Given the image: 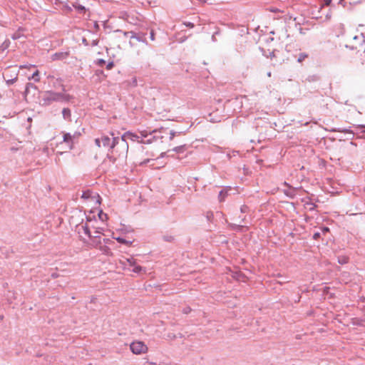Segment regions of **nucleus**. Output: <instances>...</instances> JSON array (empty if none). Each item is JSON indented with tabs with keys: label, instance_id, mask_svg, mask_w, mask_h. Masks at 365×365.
<instances>
[{
	"label": "nucleus",
	"instance_id": "obj_39",
	"mask_svg": "<svg viewBox=\"0 0 365 365\" xmlns=\"http://www.w3.org/2000/svg\"><path fill=\"white\" fill-rule=\"evenodd\" d=\"M151 160L150 159H146L145 160H143V162L140 163V165H145L147 164L148 163H149Z\"/></svg>",
	"mask_w": 365,
	"mask_h": 365
},
{
	"label": "nucleus",
	"instance_id": "obj_50",
	"mask_svg": "<svg viewBox=\"0 0 365 365\" xmlns=\"http://www.w3.org/2000/svg\"><path fill=\"white\" fill-rule=\"evenodd\" d=\"M164 156V153H161V157L163 158Z\"/></svg>",
	"mask_w": 365,
	"mask_h": 365
},
{
	"label": "nucleus",
	"instance_id": "obj_17",
	"mask_svg": "<svg viewBox=\"0 0 365 365\" xmlns=\"http://www.w3.org/2000/svg\"><path fill=\"white\" fill-rule=\"evenodd\" d=\"M173 150L178 153H183L185 150V145L177 146L174 148Z\"/></svg>",
	"mask_w": 365,
	"mask_h": 365
},
{
	"label": "nucleus",
	"instance_id": "obj_40",
	"mask_svg": "<svg viewBox=\"0 0 365 365\" xmlns=\"http://www.w3.org/2000/svg\"><path fill=\"white\" fill-rule=\"evenodd\" d=\"M242 227H243V226H242V225H233V228L235 230H240Z\"/></svg>",
	"mask_w": 365,
	"mask_h": 365
},
{
	"label": "nucleus",
	"instance_id": "obj_15",
	"mask_svg": "<svg viewBox=\"0 0 365 365\" xmlns=\"http://www.w3.org/2000/svg\"><path fill=\"white\" fill-rule=\"evenodd\" d=\"M103 230H104L103 228L97 227H96V229L93 230V231H92V235L99 236V235L103 234Z\"/></svg>",
	"mask_w": 365,
	"mask_h": 365
},
{
	"label": "nucleus",
	"instance_id": "obj_8",
	"mask_svg": "<svg viewBox=\"0 0 365 365\" xmlns=\"http://www.w3.org/2000/svg\"><path fill=\"white\" fill-rule=\"evenodd\" d=\"M130 349L133 354L139 355L145 354L148 351L147 345L141 341H135L130 344Z\"/></svg>",
	"mask_w": 365,
	"mask_h": 365
},
{
	"label": "nucleus",
	"instance_id": "obj_14",
	"mask_svg": "<svg viewBox=\"0 0 365 365\" xmlns=\"http://www.w3.org/2000/svg\"><path fill=\"white\" fill-rule=\"evenodd\" d=\"M63 118L68 121L71 120V112L69 108H63L62 110Z\"/></svg>",
	"mask_w": 365,
	"mask_h": 365
},
{
	"label": "nucleus",
	"instance_id": "obj_21",
	"mask_svg": "<svg viewBox=\"0 0 365 365\" xmlns=\"http://www.w3.org/2000/svg\"><path fill=\"white\" fill-rule=\"evenodd\" d=\"M31 78L35 81V82H38L40 81V78H39V72L38 71H36L32 76H31Z\"/></svg>",
	"mask_w": 365,
	"mask_h": 365
},
{
	"label": "nucleus",
	"instance_id": "obj_5",
	"mask_svg": "<svg viewBox=\"0 0 365 365\" xmlns=\"http://www.w3.org/2000/svg\"><path fill=\"white\" fill-rule=\"evenodd\" d=\"M112 241L108 238H103L101 240L100 236L94 235L92 240V245L98 249L104 255H110L111 251L110 247L107 245Z\"/></svg>",
	"mask_w": 365,
	"mask_h": 365
},
{
	"label": "nucleus",
	"instance_id": "obj_31",
	"mask_svg": "<svg viewBox=\"0 0 365 365\" xmlns=\"http://www.w3.org/2000/svg\"><path fill=\"white\" fill-rule=\"evenodd\" d=\"M21 37V34L19 33H15L12 35V38L16 40Z\"/></svg>",
	"mask_w": 365,
	"mask_h": 365
},
{
	"label": "nucleus",
	"instance_id": "obj_27",
	"mask_svg": "<svg viewBox=\"0 0 365 365\" xmlns=\"http://www.w3.org/2000/svg\"><path fill=\"white\" fill-rule=\"evenodd\" d=\"M96 64L98 66H103V65L106 64V61L103 60V59H98L96 61Z\"/></svg>",
	"mask_w": 365,
	"mask_h": 365
},
{
	"label": "nucleus",
	"instance_id": "obj_11",
	"mask_svg": "<svg viewBox=\"0 0 365 365\" xmlns=\"http://www.w3.org/2000/svg\"><path fill=\"white\" fill-rule=\"evenodd\" d=\"M130 40L135 39L136 41H138L139 42L145 43V44L148 43L147 41H146V38H145V34H141V33L136 34L135 32L133 31V33H131V35L130 36ZM129 43H130V46H134V43L132 42V41H130Z\"/></svg>",
	"mask_w": 365,
	"mask_h": 365
},
{
	"label": "nucleus",
	"instance_id": "obj_3",
	"mask_svg": "<svg viewBox=\"0 0 365 365\" xmlns=\"http://www.w3.org/2000/svg\"><path fill=\"white\" fill-rule=\"evenodd\" d=\"M71 99L68 94L52 91H46L42 97L43 105H50L53 102H68Z\"/></svg>",
	"mask_w": 365,
	"mask_h": 365
},
{
	"label": "nucleus",
	"instance_id": "obj_47",
	"mask_svg": "<svg viewBox=\"0 0 365 365\" xmlns=\"http://www.w3.org/2000/svg\"><path fill=\"white\" fill-rule=\"evenodd\" d=\"M350 145H353V146H354V147H356V144L355 143L352 142V141H351V142H350Z\"/></svg>",
	"mask_w": 365,
	"mask_h": 365
},
{
	"label": "nucleus",
	"instance_id": "obj_42",
	"mask_svg": "<svg viewBox=\"0 0 365 365\" xmlns=\"http://www.w3.org/2000/svg\"><path fill=\"white\" fill-rule=\"evenodd\" d=\"M173 239L172 237H164L165 241H170Z\"/></svg>",
	"mask_w": 365,
	"mask_h": 365
},
{
	"label": "nucleus",
	"instance_id": "obj_49",
	"mask_svg": "<svg viewBox=\"0 0 365 365\" xmlns=\"http://www.w3.org/2000/svg\"><path fill=\"white\" fill-rule=\"evenodd\" d=\"M267 76H271V73H270V72H269V73H267Z\"/></svg>",
	"mask_w": 365,
	"mask_h": 365
},
{
	"label": "nucleus",
	"instance_id": "obj_19",
	"mask_svg": "<svg viewBox=\"0 0 365 365\" xmlns=\"http://www.w3.org/2000/svg\"><path fill=\"white\" fill-rule=\"evenodd\" d=\"M356 128L360 130L359 132L357 133L358 134H361L360 137H364L365 135V125H358Z\"/></svg>",
	"mask_w": 365,
	"mask_h": 365
},
{
	"label": "nucleus",
	"instance_id": "obj_4",
	"mask_svg": "<svg viewBox=\"0 0 365 365\" xmlns=\"http://www.w3.org/2000/svg\"><path fill=\"white\" fill-rule=\"evenodd\" d=\"M79 217H81L82 222L81 223L76 225V230L79 235L80 237L83 238V235L88 237L91 240H93V236L92 235V231H91V225L90 223L92 222V220L89 219L88 217L87 222L83 223V217L85 216V213H81V212H78Z\"/></svg>",
	"mask_w": 365,
	"mask_h": 365
},
{
	"label": "nucleus",
	"instance_id": "obj_25",
	"mask_svg": "<svg viewBox=\"0 0 365 365\" xmlns=\"http://www.w3.org/2000/svg\"><path fill=\"white\" fill-rule=\"evenodd\" d=\"M98 217L101 221H104L107 219V215L101 211L98 214Z\"/></svg>",
	"mask_w": 365,
	"mask_h": 365
},
{
	"label": "nucleus",
	"instance_id": "obj_35",
	"mask_svg": "<svg viewBox=\"0 0 365 365\" xmlns=\"http://www.w3.org/2000/svg\"><path fill=\"white\" fill-rule=\"evenodd\" d=\"M320 235L321 234L319 232H315L314 235H313V238L314 240H317L320 237Z\"/></svg>",
	"mask_w": 365,
	"mask_h": 365
},
{
	"label": "nucleus",
	"instance_id": "obj_28",
	"mask_svg": "<svg viewBox=\"0 0 365 365\" xmlns=\"http://www.w3.org/2000/svg\"><path fill=\"white\" fill-rule=\"evenodd\" d=\"M117 32H121L123 34L124 36L129 37L131 35V33H133V31H123L121 30H117Z\"/></svg>",
	"mask_w": 365,
	"mask_h": 365
},
{
	"label": "nucleus",
	"instance_id": "obj_30",
	"mask_svg": "<svg viewBox=\"0 0 365 365\" xmlns=\"http://www.w3.org/2000/svg\"><path fill=\"white\" fill-rule=\"evenodd\" d=\"M176 135V132L174 131V130H170V140H172L174 137Z\"/></svg>",
	"mask_w": 365,
	"mask_h": 365
},
{
	"label": "nucleus",
	"instance_id": "obj_34",
	"mask_svg": "<svg viewBox=\"0 0 365 365\" xmlns=\"http://www.w3.org/2000/svg\"><path fill=\"white\" fill-rule=\"evenodd\" d=\"M190 311H191V309H190V307H185V308H184V309H183V310H182L183 313H184V314H188V313H190Z\"/></svg>",
	"mask_w": 365,
	"mask_h": 365
},
{
	"label": "nucleus",
	"instance_id": "obj_26",
	"mask_svg": "<svg viewBox=\"0 0 365 365\" xmlns=\"http://www.w3.org/2000/svg\"><path fill=\"white\" fill-rule=\"evenodd\" d=\"M227 192H224V190H221L219 193V200L220 201H222L225 199V197L226 195Z\"/></svg>",
	"mask_w": 365,
	"mask_h": 365
},
{
	"label": "nucleus",
	"instance_id": "obj_44",
	"mask_svg": "<svg viewBox=\"0 0 365 365\" xmlns=\"http://www.w3.org/2000/svg\"><path fill=\"white\" fill-rule=\"evenodd\" d=\"M329 230V229L328 227H324V228L322 229L323 232H328Z\"/></svg>",
	"mask_w": 365,
	"mask_h": 365
},
{
	"label": "nucleus",
	"instance_id": "obj_20",
	"mask_svg": "<svg viewBox=\"0 0 365 365\" xmlns=\"http://www.w3.org/2000/svg\"><path fill=\"white\" fill-rule=\"evenodd\" d=\"M116 240L120 242V243H122V244H125V245H127L128 246H130L131 244H132V242L130 241H128L126 240H125L124 238L123 237H117L116 238Z\"/></svg>",
	"mask_w": 365,
	"mask_h": 365
},
{
	"label": "nucleus",
	"instance_id": "obj_13",
	"mask_svg": "<svg viewBox=\"0 0 365 365\" xmlns=\"http://www.w3.org/2000/svg\"><path fill=\"white\" fill-rule=\"evenodd\" d=\"M156 132H157L156 130H153L152 131H148V133H150V135H148V137L146 138H142L140 140V143H142V144H150L153 142H154L155 140H156L157 137L155 135H153V133H155Z\"/></svg>",
	"mask_w": 365,
	"mask_h": 365
},
{
	"label": "nucleus",
	"instance_id": "obj_12",
	"mask_svg": "<svg viewBox=\"0 0 365 365\" xmlns=\"http://www.w3.org/2000/svg\"><path fill=\"white\" fill-rule=\"evenodd\" d=\"M68 56V51H61L52 54L51 58L52 61H62L66 59Z\"/></svg>",
	"mask_w": 365,
	"mask_h": 365
},
{
	"label": "nucleus",
	"instance_id": "obj_38",
	"mask_svg": "<svg viewBox=\"0 0 365 365\" xmlns=\"http://www.w3.org/2000/svg\"><path fill=\"white\" fill-rule=\"evenodd\" d=\"M98 43V39H95V40H93L92 43H91V46H97Z\"/></svg>",
	"mask_w": 365,
	"mask_h": 365
},
{
	"label": "nucleus",
	"instance_id": "obj_29",
	"mask_svg": "<svg viewBox=\"0 0 365 365\" xmlns=\"http://www.w3.org/2000/svg\"><path fill=\"white\" fill-rule=\"evenodd\" d=\"M248 210H249V207L247 205H245L241 206V207H240V211L242 213L247 212Z\"/></svg>",
	"mask_w": 365,
	"mask_h": 365
},
{
	"label": "nucleus",
	"instance_id": "obj_7",
	"mask_svg": "<svg viewBox=\"0 0 365 365\" xmlns=\"http://www.w3.org/2000/svg\"><path fill=\"white\" fill-rule=\"evenodd\" d=\"M115 138L116 137H113L112 138H110L108 136L102 135L101 138L95 139V143L96 146H98V148L103 146L104 148H107L111 150L112 148L114 147L115 145Z\"/></svg>",
	"mask_w": 365,
	"mask_h": 365
},
{
	"label": "nucleus",
	"instance_id": "obj_36",
	"mask_svg": "<svg viewBox=\"0 0 365 365\" xmlns=\"http://www.w3.org/2000/svg\"><path fill=\"white\" fill-rule=\"evenodd\" d=\"M82 197L88 198L89 197V192H83L82 195Z\"/></svg>",
	"mask_w": 365,
	"mask_h": 365
},
{
	"label": "nucleus",
	"instance_id": "obj_9",
	"mask_svg": "<svg viewBox=\"0 0 365 365\" xmlns=\"http://www.w3.org/2000/svg\"><path fill=\"white\" fill-rule=\"evenodd\" d=\"M126 263H128V264L132 267L130 270L135 273L139 274L142 272H145V269L140 265H138L135 259L133 257L126 258L125 262H123V264L125 266Z\"/></svg>",
	"mask_w": 365,
	"mask_h": 365
},
{
	"label": "nucleus",
	"instance_id": "obj_45",
	"mask_svg": "<svg viewBox=\"0 0 365 365\" xmlns=\"http://www.w3.org/2000/svg\"><path fill=\"white\" fill-rule=\"evenodd\" d=\"M83 43L86 46H87V45H88V42H87V41H86V38H83Z\"/></svg>",
	"mask_w": 365,
	"mask_h": 365
},
{
	"label": "nucleus",
	"instance_id": "obj_23",
	"mask_svg": "<svg viewBox=\"0 0 365 365\" xmlns=\"http://www.w3.org/2000/svg\"><path fill=\"white\" fill-rule=\"evenodd\" d=\"M307 57H308V55L304 53H299V55L298 56L297 61L298 62H302Z\"/></svg>",
	"mask_w": 365,
	"mask_h": 365
},
{
	"label": "nucleus",
	"instance_id": "obj_48",
	"mask_svg": "<svg viewBox=\"0 0 365 365\" xmlns=\"http://www.w3.org/2000/svg\"><path fill=\"white\" fill-rule=\"evenodd\" d=\"M51 276H52V277L56 278V277H57L58 274H52Z\"/></svg>",
	"mask_w": 365,
	"mask_h": 365
},
{
	"label": "nucleus",
	"instance_id": "obj_6",
	"mask_svg": "<svg viewBox=\"0 0 365 365\" xmlns=\"http://www.w3.org/2000/svg\"><path fill=\"white\" fill-rule=\"evenodd\" d=\"M148 135H150V133H148V131L146 130H138V133H132L130 131L125 132L122 136V138H124V140L127 142L128 140H130L134 142H138L140 143V140L142 138H146L148 137Z\"/></svg>",
	"mask_w": 365,
	"mask_h": 365
},
{
	"label": "nucleus",
	"instance_id": "obj_37",
	"mask_svg": "<svg viewBox=\"0 0 365 365\" xmlns=\"http://www.w3.org/2000/svg\"><path fill=\"white\" fill-rule=\"evenodd\" d=\"M168 338L170 339H175L176 338V336L173 334H169L168 335Z\"/></svg>",
	"mask_w": 365,
	"mask_h": 365
},
{
	"label": "nucleus",
	"instance_id": "obj_33",
	"mask_svg": "<svg viewBox=\"0 0 365 365\" xmlns=\"http://www.w3.org/2000/svg\"><path fill=\"white\" fill-rule=\"evenodd\" d=\"M96 222H96V220H95V221H92V222H91V223H90V225H91V231H92V230H94V229H96V227H97V226H96V225H94V223H96Z\"/></svg>",
	"mask_w": 365,
	"mask_h": 365
},
{
	"label": "nucleus",
	"instance_id": "obj_22",
	"mask_svg": "<svg viewBox=\"0 0 365 365\" xmlns=\"http://www.w3.org/2000/svg\"><path fill=\"white\" fill-rule=\"evenodd\" d=\"M338 262L341 264H344L348 262V257L341 256L338 257Z\"/></svg>",
	"mask_w": 365,
	"mask_h": 365
},
{
	"label": "nucleus",
	"instance_id": "obj_43",
	"mask_svg": "<svg viewBox=\"0 0 365 365\" xmlns=\"http://www.w3.org/2000/svg\"><path fill=\"white\" fill-rule=\"evenodd\" d=\"M78 10H81V11H83V10H85V7H84V6H78Z\"/></svg>",
	"mask_w": 365,
	"mask_h": 365
},
{
	"label": "nucleus",
	"instance_id": "obj_1",
	"mask_svg": "<svg viewBox=\"0 0 365 365\" xmlns=\"http://www.w3.org/2000/svg\"><path fill=\"white\" fill-rule=\"evenodd\" d=\"M128 152V144L124 138L116 137L115 145L112 148L110 153L108 154V158L114 163L117 158L125 159Z\"/></svg>",
	"mask_w": 365,
	"mask_h": 365
},
{
	"label": "nucleus",
	"instance_id": "obj_46",
	"mask_svg": "<svg viewBox=\"0 0 365 365\" xmlns=\"http://www.w3.org/2000/svg\"><path fill=\"white\" fill-rule=\"evenodd\" d=\"M65 7H66V9H67V10H68V11H71V8L69 6H68V5H66V6H65Z\"/></svg>",
	"mask_w": 365,
	"mask_h": 365
},
{
	"label": "nucleus",
	"instance_id": "obj_2",
	"mask_svg": "<svg viewBox=\"0 0 365 365\" xmlns=\"http://www.w3.org/2000/svg\"><path fill=\"white\" fill-rule=\"evenodd\" d=\"M332 0H319L318 4L312 6V14L315 19H329L331 17Z\"/></svg>",
	"mask_w": 365,
	"mask_h": 365
},
{
	"label": "nucleus",
	"instance_id": "obj_32",
	"mask_svg": "<svg viewBox=\"0 0 365 365\" xmlns=\"http://www.w3.org/2000/svg\"><path fill=\"white\" fill-rule=\"evenodd\" d=\"M113 66H114L113 62V61H110V62H109V63L106 65V68H107V69H108V70H110V69H111V68L113 67Z\"/></svg>",
	"mask_w": 365,
	"mask_h": 365
},
{
	"label": "nucleus",
	"instance_id": "obj_16",
	"mask_svg": "<svg viewBox=\"0 0 365 365\" xmlns=\"http://www.w3.org/2000/svg\"><path fill=\"white\" fill-rule=\"evenodd\" d=\"M331 131L333 132H341V133H351V134H354L351 130L349 129H341V128H333L331 130Z\"/></svg>",
	"mask_w": 365,
	"mask_h": 365
},
{
	"label": "nucleus",
	"instance_id": "obj_18",
	"mask_svg": "<svg viewBox=\"0 0 365 365\" xmlns=\"http://www.w3.org/2000/svg\"><path fill=\"white\" fill-rule=\"evenodd\" d=\"M9 45H10V41H9V40H5V41L2 43V44L0 46V49H1V51H4V50H6V49H7V48H9Z\"/></svg>",
	"mask_w": 365,
	"mask_h": 365
},
{
	"label": "nucleus",
	"instance_id": "obj_41",
	"mask_svg": "<svg viewBox=\"0 0 365 365\" xmlns=\"http://www.w3.org/2000/svg\"><path fill=\"white\" fill-rule=\"evenodd\" d=\"M150 39H151L152 41H154V40H155V34H154L153 31H151V32H150Z\"/></svg>",
	"mask_w": 365,
	"mask_h": 365
},
{
	"label": "nucleus",
	"instance_id": "obj_10",
	"mask_svg": "<svg viewBox=\"0 0 365 365\" xmlns=\"http://www.w3.org/2000/svg\"><path fill=\"white\" fill-rule=\"evenodd\" d=\"M79 135L77 133H75L73 135L69 133H63V142L68 145L70 150L73 148V139Z\"/></svg>",
	"mask_w": 365,
	"mask_h": 365
},
{
	"label": "nucleus",
	"instance_id": "obj_24",
	"mask_svg": "<svg viewBox=\"0 0 365 365\" xmlns=\"http://www.w3.org/2000/svg\"><path fill=\"white\" fill-rule=\"evenodd\" d=\"M295 192V190L294 189H291L289 188L288 190H285L284 191V193L287 195V196H289L291 197H293L294 194V192Z\"/></svg>",
	"mask_w": 365,
	"mask_h": 365
}]
</instances>
